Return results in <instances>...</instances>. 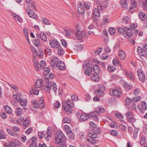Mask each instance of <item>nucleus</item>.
<instances>
[{
	"instance_id": "1",
	"label": "nucleus",
	"mask_w": 147,
	"mask_h": 147,
	"mask_svg": "<svg viewBox=\"0 0 147 147\" xmlns=\"http://www.w3.org/2000/svg\"><path fill=\"white\" fill-rule=\"evenodd\" d=\"M117 30L119 34L127 39H130L132 37V34H131V30L129 29L128 27H125L123 29L121 27H119L118 28Z\"/></svg>"
},
{
	"instance_id": "2",
	"label": "nucleus",
	"mask_w": 147,
	"mask_h": 147,
	"mask_svg": "<svg viewBox=\"0 0 147 147\" xmlns=\"http://www.w3.org/2000/svg\"><path fill=\"white\" fill-rule=\"evenodd\" d=\"M87 34L85 31L82 30L80 28H77V31L76 33V36L79 40H81L85 38Z\"/></svg>"
},
{
	"instance_id": "3",
	"label": "nucleus",
	"mask_w": 147,
	"mask_h": 147,
	"mask_svg": "<svg viewBox=\"0 0 147 147\" xmlns=\"http://www.w3.org/2000/svg\"><path fill=\"white\" fill-rule=\"evenodd\" d=\"M142 48L141 47H138L137 48V52L139 54L143 57H145L147 54V44L143 45Z\"/></svg>"
},
{
	"instance_id": "4",
	"label": "nucleus",
	"mask_w": 147,
	"mask_h": 147,
	"mask_svg": "<svg viewBox=\"0 0 147 147\" xmlns=\"http://www.w3.org/2000/svg\"><path fill=\"white\" fill-rule=\"evenodd\" d=\"M51 86L53 88V90L55 92L57 90V87L56 84L54 82L52 84L51 82H49V81H47V83L45 85V90L48 92H50L51 90Z\"/></svg>"
},
{
	"instance_id": "5",
	"label": "nucleus",
	"mask_w": 147,
	"mask_h": 147,
	"mask_svg": "<svg viewBox=\"0 0 147 147\" xmlns=\"http://www.w3.org/2000/svg\"><path fill=\"white\" fill-rule=\"evenodd\" d=\"M3 145L5 147H16V146H20L21 144L18 140H14L9 142L8 144L5 143L3 144Z\"/></svg>"
},
{
	"instance_id": "6",
	"label": "nucleus",
	"mask_w": 147,
	"mask_h": 147,
	"mask_svg": "<svg viewBox=\"0 0 147 147\" xmlns=\"http://www.w3.org/2000/svg\"><path fill=\"white\" fill-rule=\"evenodd\" d=\"M100 13L99 10H94L92 15V18L93 22H96L99 20L98 17L100 16Z\"/></svg>"
},
{
	"instance_id": "7",
	"label": "nucleus",
	"mask_w": 147,
	"mask_h": 147,
	"mask_svg": "<svg viewBox=\"0 0 147 147\" xmlns=\"http://www.w3.org/2000/svg\"><path fill=\"white\" fill-rule=\"evenodd\" d=\"M146 104L145 101H143L142 102L141 105H138V108L141 114H143L144 111L146 109Z\"/></svg>"
},
{
	"instance_id": "8",
	"label": "nucleus",
	"mask_w": 147,
	"mask_h": 147,
	"mask_svg": "<svg viewBox=\"0 0 147 147\" xmlns=\"http://www.w3.org/2000/svg\"><path fill=\"white\" fill-rule=\"evenodd\" d=\"M49 44L50 46L53 49H57L61 46L60 44L56 40H50L49 41Z\"/></svg>"
},
{
	"instance_id": "9",
	"label": "nucleus",
	"mask_w": 147,
	"mask_h": 147,
	"mask_svg": "<svg viewBox=\"0 0 147 147\" xmlns=\"http://www.w3.org/2000/svg\"><path fill=\"white\" fill-rule=\"evenodd\" d=\"M110 92L111 95H114L116 97H119L121 96V92L118 88L111 90Z\"/></svg>"
},
{
	"instance_id": "10",
	"label": "nucleus",
	"mask_w": 147,
	"mask_h": 147,
	"mask_svg": "<svg viewBox=\"0 0 147 147\" xmlns=\"http://www.w3.org/2000/svg\"><path fill=\"white\" fill-rule=\"evenodd\" d=\"M66 138L64 134H63L59 138H56L55 141L56 143L57 144H59L62 143H65L66 141Z\"/></svg>"
},
{
	"instance_id": "11",
	"label": "nucleus",
	"mask_w": 147,
	"mask_h": 147,
	"mask_svg": "<svg viewBox=\"0 0 147 147\" xmlns=\"http://www.w3.org/2000/svg\"><path fill=\"white\" fill-rule=\"evenodd\" d=\"M59 61L56 57H53L50 62V65L51 67L53 68H55L57 66Z\"/></svg>"
},
{
	"instance_id": "12",
	"label": "nucleus",
	"mask_w": 147,
	"mask_h": 147,
	"mask_svg": "<svg viewBox=\"0 0 147 147\" xmlns=\"http://www.w3.org/2000/svg\"><path fill=\"white\" fill-rule=\"evenodd\" d=\"M125 115L129 122L132 123L135 121V119L133 117L134 115L132 112H128L126 113Z\"/></svg>"
},
{
	"instance_id": "13",
	"label": "nucleus",
	"mask_w": 147,
	"mask_h": 147,
	"mask_svg": "<svg viewBox=\"0 0 147 147\" xmlns=\"http://www.w3.org/2000/svg\"><path fill=\"white\" fill-rule=\"evenodd\" d=\"M137 73L138 75V78L142 82H144L145 80V75L142 70L139 69L137 71Z\"/></svg>"
},
{
	"instance_id": "14",
	"label": "nucleus",
	"mask_w": 147,
	"mask_h": 147,
	"mask_svg": "<svg viewBox=\"0 0 147 147\" xmlns=\"http://www.w3.org/2000/svg\"><path fill=\"white\" fill-rule=\"evenodd\" d=\"M26 3L28 9H31V8L36 9L34 3L31 1V0H26Z\"/></svg>"
},
{
	"instance_id": "15",
	"label": "nucleus",
	"mask_w": 147,
	"mask_h": 147,
	"mask_svg": "<svg viewBox=\"0 0 147 147\" xmlns=\"http://www.w3.org/2000/svg\"><path fill=\"white\" fill-rule=\"evenodd\" d=\"M44 85L43 84V82L41 79L38 80L35 84V87L36 88H43Z\"/></svg>"
},
{
	"instance_id": "16",
	"label": "nucleus",
	"mask_w": 147,
	"mask_h": 147,
	"mask_svg": "<svg viewBox=\"0 0 147 147\" xmlns=\"http://www.w3.org/2000/svg\"><path fill=\"white\" fill-rule=\"evenodd\" d=\"M12 16L13 17L15 20L17 21L20 23H22L23 22V20L22 18L19 16L17 15L14 13H13L12 14Z\"/></svg>"
},
{
	"instance_id": "17",
	"label": "nucleus",
	"mask_w": 147,
	"mask_h": 147,
	"mask_svg": "<svg viewBox=\"0 0 147 147\" xmlns=\"http://www.w3.org/2000/svg\"><path fill=\"white\" fill-rule=\"evenodd\" d=\"M56 67L61 70H64L65 69V64L62 61H60L59 62Z\"/></svg>"
},
{
	"instance_id": "18",
	"label": "nucleus",
	"mask_w": 147,
	"mask_h": 147,
	"mask_svg": "<svg viewBox=\"0 0 147 147\" xmlns=\"http://www.w3.org/2000/svg\"><path fill=\"white\" fill-rule=\"evenodd\" d=\"M91 76V79L93 81L98 82L100 80V76L97 74H93Z\"/></svg>"
},
{
	"instance_id": "19",
	"label": "nucleus",
	"mask_w": 147,
	"mask_h": 147,
	"mask_svg": "<svg viewBox=\"0 0 147 147\" xmlns=\"http://www.w3.org/2000/svg\"><path fill=\"white\" fill-rule=\"evenodd\" d=\"M139 16L140 19L143 21H146L147 20V16L145 14L142 12H140L139 14Z\"/></svg>"
},
{
	"instance_id": "20",
	"label": "nucleus",
	"mask_w": 147,
	"mask_h": 147,
	"mask_svg": "<svg viewBox=\"0 0 147 147\" xmlns=\"http://www.w3.org/2000/svg\"><path fill=\"white\" fill-rule=\"evenodd\" d=\"M119 57L121 60H123L125 57V53L122 50L119 51L118 53Z\"/></svg>"
},
{
	"instance_id": "21",
	"label": "nucleus",
	"mask_w": 147,
	"mask_h": 147,
	"mask_svg": "<svg viewBox=\"0 0 147 147\" xmlns=\"http://www.w3.org/2000/svg\"><path fill=\"white\" fill-rule=\"evenodd\" d=\"M52 133V131L51 130L49 129L48 128L47 129V132L46 133L45 135H46V139L47 141L49 140V137H51Z\"/></svg>"
},
{
	"instance_id": "22",
	"label": "nucleus",
	"mask_w": 147,
	"mask_h": 147,
	"mask_svg": "<svg viewBox=\"0 0 147 147\" xmlns=\"http://www.w3.org/2000/svg\"><path fill=\"white\" fill-rule=\"evenodd\" d=\"M89 117V116L86 114L85 113L82 114L80 117L79 120L81 121H84L86 120Z\"/></svg>"
},
{
	"instance_id": "23",
	"label": "nucleus",
	"mask_w": 147,
	"mask_h": 147,
	"mask_svg": "<svg viewBox=\"0 0 147 147\" xmlns=\"http://www.w3.org/2000/svg\"><path fill=\"white\" fill-rule=\"evenodd\" d=\"M57 49V54L60 56L63 55L64 52V50L62 48L61 46H60Z\"/></svg>"
},
{
	"instance_id": "24",
	"label": "nucleus",
	"mask_w": 147,
	"mask_h": 147,
	"mask_svg": "<svg viewBox=\"0 0 147 147\" xmlns=\"http://www.w3.org/2000/svg\"><path fill=\"white\" fill-rule=\"evenodd\" d=\"M96 95L99 96H102L104 95L103 91L101 90L98 89L95 90Z\"/></svg>"
},
{
	"instance_id": "25",
	"label": "nucleus",
	"mask_w": 147,
	"mask_h": 147,
	"mask_svg": "<svg viewBox=\"0 0 147 147\" xmlns=\"http://www.w3.org/2000/svg\"><path fill=\"white\" fill-rule=\"evenodd\" d=\"M120 4L123 8L126 9L128 8V6L126 0H121Z\"/></svg>"
},
{
	"instance_id": "26",
	"label": "nucleus",
	"mask_w": 147,
	"mask_h": 147,
	"mask_svg": "<svg viewBox=\"0 0 147 147\" xmlns=\"http://www.w3.org/2000/svg\"><path fill=\"white\" fill-rule=\"evenodd\" d=\"M98 65H95L93 67H94V71L96 74H99L100 71V69L98 67Z\"/></svg>"
},
{
	"instance_id": "27",
	"label": "nucleus",
	"mask_w": 147,
	"mask_h": 147,
	"mask_svg": "<svg viewBox=\"0 0 147 147\" xmlns=\"http://www.w3.org/2000/svg\"><path fill=\"white\" fill-rule=\"evenodd\" d=\"M5 111L8 114H10L12 112V109L8 106H5L4 107Z\"/></svg>"
},
{
	"instance_id": "28",
	"label": "nucleus",
	"mask_w": 147,
	"mask_h": 147,
	"mask_svg": "<svg viewBox=\"0 0 147 147\" xmlns=\"http://www.w3.org/2000/svg\"><path fill=\"white\" fill-rule=\"evenodd\" d=\"M30 10L31 11L28 12V14L29 17L34 19L36 18L37 16L34 13L33 11H32V10Z\"/></svg>"
},
{
	"instance_id": "29",
	"label": "nucleus",
	"mask_w": 147,
	"mask_h": 147,
	"mask_svg": "<svg viewBox=\"0 0 147 147\" xmlns=\"http://www.w3.org/2000/svg\"><path fill=\"white\" fill-rule=\"evenodd\" d=\"M100 115V112L97 111H95L91 113L90 114V117H96Z\"/></svg>"
},
{
	"instance_id": "30",
	"label": "nucleus",
	"mask_w": 147,
	"mask_h": 147,
	"mask_svg": "<svg viewBox=\"0 0 147 147\" xmlns=\"http://www.w3.org/2000/svg\"><path fill=\"white\" fill-rule=\"evenodd\" d=\"M92 71V67L88 66L85 71V74L86 75L90 76L91 73Z\"/></svg>"
},
{
	"instance_id": "31",
	"label": "nucleus",
	"mask_w": 147,
	"mask_h": 147,
	"mask_svg": "<svg viewBox=\"0 0 147 147\" xmlns=\"http://www.w3.org/2000/svg\"><path fill=\"white\" fill-rule=\"evenodd\" d=\"M66 105V106H67L71 108H73L74 106L72 100H68L67 101Z\"/></svg>"
},
{
	"instance_id": "32",
	"label": "nucleus",
	"mask_w": 147,
	"mask_h": 147,
	"mask_svg": "<svg viewBox=\"0 0 147 147\" xmlns=\"http://www.w3.org/2000/svg\"><path fill=\"white\" fill-rule=\"evenodd\" d=\"M33 64L35 67L36 70H39V69H40L39 63L37 61L35 60L33 62Z\"/></svg>"
},
{
	"instance_id": "33",
	"label": "nucleus",
	"mask_w": 147,
	"mask_h": 147,
	"mask_svg": "<svg viewBox=\"0 0 147 147\" xmlns=\"http://www.w3.org/2000/svg\"><path fill=\"white\" fill-rule=\"evenodd\" d=\"M30 122V121L28 118H26L24 121L23 122L24 126L25 127H28Z\"/></svg>"
},
{
	"instance_id": "34",
	"label": "nucleus",
	"mask_w": 147,
	"mask_h": 147,
	"mask_svg": "<svg viewBox=\"0 0 147 147\" xmlns=\"http://www.w3.org/2000/svg\"><path fill=\"white\" fill-rule=\"evenodd\" d=\"M22 110L20 107H18L16 109V114H17L18 115H21L22 114Z\"/></svg>"
},
{
	"instance_id": "35",
	"label": "nucleus",
	"mask_w": 147,
	"mask_h": 147,
	"mask_svg": "<svg viewBox=\"0 0 147 147\" xmlns=\"http://www.w3.org/2000/svg\"><path fill=\"white\" fill-rule=\"evenodd\" d=\"M64 127L65 131L66 132V134H67L71 131L70 127L69 126L67 125H65L64 126Z\"/></svg>"
},
{
	"instance_id": "36",
	"label": "nucleus",
	"mask_w": 147,
	"mask_h": 147,
	"mask_svg": "<svg viewBox=\"0 0 147 147\" xmlns=\"http://www.w3.org/2000/svg\"><path fill=\"white\" fill-rule=\"evenodd\" d=\"M41 39L44 41H46L47 40V36L46 34L43 32H41Z\"/></svg>"
},
{
	"instance_id": "37",
	"label": "nucleus",
	"mask_w": 147,
	"mask_h": 147,
	"mask_svg": "<svg viewBox=\"0 0 147 147\" xmlns=\"http://www.w3.org/2000/svg\"><path fill=\"white\" fill-rule=\"evenodd\" d=\"M68 138L70 139L74 140L75 138V135L74 133H72V131L67 133Z\"/></svg>"
},
{
	"instance_id": "38",
	"label": "nucleus",
	"mask_w": 147,
	"mask_h": 147,
	"mask_svg": "<svg viewBox=\"0 0 147 147\" xmlns=\"http://www.w3.org/2000/svg\"><path fill=\"white\" fill-rule=\"evenodd\" d=\"M141 5L143 9H147V1L144 0L141 3Z\"/></svg>"
},
{
	"instance_id": "39",
	"label": "nucleus",
	"mask_w": 147,
	"mask_h": 147,
	"mask_svg": "<svg viewBox=\"0 0 147 147\" xmlns=\"http://www.w3.org/2000/svg\"><path fill=\"white\" fill-rule=\"evenodd\" d=\"M107 69L110 72H113L116 69V68L114 66L110 65L108 67Z\"/></svg>"
},
{
	"instance_id": "40",
	"label": "nucleus",
	"mask_w": 147,
	"mask_h": 147,
	"mask_svg": "<svg viewBox=\"0 0 147 147\" xmlns=\"http://www.w3.org/2000/svg\"><path fill=\"white\" fill-rule=\"evenodd\" d=\"M88 136L89 138H96L98 136L97 134L95 133L92 134L91 133H89L88 134Z\"/></svg>"
},
{
	"instance_id": "41",
	"label": "nucleus",
	"mask_w": 147,
	"mask_h": 147,
	"mask_svg": "<svg viewBox=\"0 0 147 147\" xmlns=\"http://www.w3.org/2000/svg\"><path fill=\"white\" fill-rule=\"evenodd\" d=\"M20 105L23 107H25L27 104V100L26 99H23L20 102Z\"/></svg>"
},
{
	"instance_id": "42",
	"label": "nucleus",
	"mask_w": 147,
	"mask_h": 147,
	"mask_svg": "<svg viewBox=\"0 0 147 147\" xmlns=\"http://www.w3.org/2000/svg\"><path fill=\"white\" fill-rule=\"evenodd\" d=\"M109 32L111 35L114 34L116 32V30L113 28H110L109 29Z\"/></svg>"
},
{
	"instance_id": "43",
	"label": "nucleus",
	"mask_w": 147,
	"mask_h": 147,
	"mask_svg": "<svg viewBox=\"0 0 147 147\" xmlns=\"http://www.w3.org/2000/svg\"><path fill=\"white\" fill-rule=\"evenodd\" d=\"M124 85L125 88L128 90H130L132 88V85H129V84L127 83H124Z\"/></svg>"
},
{
	"instance_id": "44",
	"label": "nucleus",
	"mask_w": 147,
	"mask_h": 147,
	"mask_svg": "<svg viewBox=\"0 0 147 147\" xmlns=\"http://www.w3.org/2000/svg\"><path fill=\"white\" fill-rule=\"evenodd\" d=\"M87 140L91 144H94L96 143V140L94 139L89 138H87Z\"/></svg>"
},
{
	"instance_id": "45",
	"label": "nucleus",
	"mask_w": 147,
	"mask_h": 147,
	"mask_svg": "<svg viewBox=\"0 0 147 147\" xmlns=\"http://www.w3.org/2000/svg\"><path fill=\"white\" fill-rule=\"evenodd\" d=\"M131 3V4L129 9H132L133 8L134 9L136 7L137 3L136 1Z\"/></svg>"
},
{
	"instance_id": "46",
	"label": "nucleus",
	"mask_w": 147,
	"mask_h": 147,
	"mask_svg": "<svg viewBox=\"0 0 147 147\" xmlns=\"http://www.w3.org/2000/svg\"><path fill=\"white\" fill-rule=\"evenodd\" d=\"M39 64L40 65V68H45L46 64L45 61L43 60L41 61Z\"/></svg>"
},
{
	"instance_id": "47",
	"label": "nucleus",
	"mask_w": 147,
	"mask_h": 147,
	"mask_svg": "<svg viewBox=\"0 0 147 147\" xmlns=\"http://www.w3.org/2000/svg\"><path fill=\"white\" fill-rule=\"evenodd\" d=\"M39 102L40 105H42L41 107L42 108L44 109V104L43 98L42 97L40 98L39 100Z\"/></svg>"
},
{
	"instance_id": "48",
	"label": "nucleus",
	"mask_w": 147,
	"mask_h": 147,
	"mask_svg": "<svg viewBox=\"0 0 147 147\" xmlns=\"http://www.w3.org/2000/svg\"><path fill=\"white\" fill-rule=\"evenodd\" d=\"M33 44L36 47L38 46V45L40 44V42L39 40L37 39L36 40H32Z\"/></svg>"
},
{
	"instance_id": "49",
	"label": "nucleus",
	"mask_w": 147,
	"mask_h": 147,
	"mask_svg": "<svg viewBox=\"0 0 147 147\" xmlns=\"http://www.w3.org/2000/svg\"><path fill=\"white\" fill-rule=\"evenodd\" d=\"M32 104L33 105V107L35 108H38L39 106L38 102L36 100L33 101Z\"/></svg>"
},
{
	"instance_id": "50",
	"label": "nucleus",
	"mask_w": 147,
	"mask_h": 147,
	"mask_svg": "<svg viewBox=\"0 0 147 147\" xmlns=\"http://www.w3.org/2000/svg\"><path fill=\"white\" fill-rule=\"evenodd\" d=\"M136 25L134 24H131L130 25V28H129V29H130L131 30V34H132V36H133V33L132 30H134L136 28Z\"/></svg>"
},
{
	"instance_id": "51",
	"label": "nucleus",
	"mask_w": 147,
	"mask_h": 147,
	"mask_svg": "<svg viewBox=\"0 0 147 147\" xmlns=\"http://www.w3.org/2000/svg\"><path fill=\"white\" fill-rule=\"evenodd\" d=\"M111 135L115 136H117L118 135L117 131L116 130H112L111 131Z\"/></svg>"
},
{
	"instance_id": "52",
	"label": "nucleus",
	"mask_w": 147,
	"mask_h": 147,
	"mask_svg": "<svg viewBox=\"0 0 147 147\" xmlns=\"http://www.w3.org/2000/svg\"><path fill=\"white\" fill-rule=\"evenodd\" d=\"M38 135L40 139L42 138L43 136L46 139V136L45 133H43L42 132H39L38 133Z\"/></svg>"
},
{
	"instance_id": "53",
	"label": "nucleus",
	"mask_w": 147,
	"mask_h": 147,
	"mask_svg": "<svg viewBox=\"0 0 147 147\" xmlns=\"http://www.w3.org/2000/svg\"><path fill=\"white\" fill-rule=\"evenodd\" d=\"M140 96H138L137 97L133 98L132 99L133 101L134 102H138L141 99Z\"/></svg>"
},
{
	"instance_id": "54",
	"label": "nucleus",
	"mask_w": 147,
	"mask_h": 147,
	"mask_svg": "<svg viewBox=\"0 0 147 147\" xmlns=\"http://www.w3.org/2000/svg\"><path fill=\"white\" fill-rule=\"evenodd\" d=\"M44 51L45 53L46 54H47L49 55H50L51 54L52 52L51 50L48 48L45 49Z\"/></svg>"
},
{
	"instance_id": "55",
	"label": "nucleus",
	"mask_w": 147,
	"mask_h": 147,
	"mask_svg": "<svg viewBox=\"0 0 147 147\" xmlns=\"http://www.w3.org/2000/svg\"><path fill=\"white\" fill-rule=\"evenodd\" d=\"M138 129H135L133 133V137L134 139H136L137 138L138 133Z\"/></svg>"
},
{
	"instance_id": "56",
	"label": "nucleus",
	"mask_w": 147,
	"mask_h": 147,
	"mask_svg": "<svg viewBox=\"0 0 147 147\" xmlns=\"http://www.w3.org/2000/svg\"><path fill=\"white\" fill-rule=\"evenodd\" d=\"M146 142L145 137L144 136H142L141 139L140 144L142 145H144Z\"/></svg>"
},
{
	"instance_id": "57",
	"label": "nucleus",
	"mask_w": 147,
	"mask_h": 147,
	"mask_svg": "<svg viewBox=\"0 0 147 147\" xmlns=\"http://www.w3.org/2000/svg\"><path fill=\"white\" fill-rule=\"evenodd\" d=\"M63 121L65 123H69L70 122V120L68 118L65 117L63 119Z\"/></svg>"
},
{
	"instance_id": "58",
	"label": "nucleus",
	"mask_w": 147,
	"mask_h": 147,
	"mask_svg": "<svg viewBox=\"0 0 147 147\" xmlns=\"http://www.w3.org/2000/svg\"><path fill=\"white\" fill-rule=\"evenodd\" d=\"M24 120V118L23 117H21L20 118L18 119L17 120V124H21V123L23 122Z\"/></svg>"
},
{
	"instance_id": "59",
	"label": "nucleus",
	"mask_w": 147,
	"mask_h": 147,
	"mask_svg": "<svg viewBox=\"0 0 147 147\" xmlns=\"http://www.w3.org/2000/svg\"><path fill=\"white\" fill-rule=\"evenodd\" d=\"M129 17H126L124 18L123 22L124 23H128L129 21Z\"/></svg>"
},
{
	"instance_id": "60",
	"label": "nucleus",
	"mask_w": 147,
	"mask_h": 147,
	"mask_svg": "<svg viewBox=\"0 0 147 147\" xmlns=\"http://www.w3.org/2000/svg\"><path fill=\"white\" fill-rule=\"evenodd\" d=\"M43 23L45 24H49L50 23V22L49 20L46 18H42Z\"/></svg>"
},
{
	"instance_id": "61",
	"label": "nucleus",
	"mask_w": 147,
	"mask_h": 147,
	"mask_svg": "<svg viewBox=\"0 0 147 147\" xmlns=\"http://www.w3.org/2000/svg\"><path fill=\"white\" fill-rule=\"evenodd\" d=\"M61 105V104L59 102H55L54 104V107L55 108H59Z\"/></svg>"
},
{
	"instance_id": "62",
	"label": "nucleus",
	"mask_w": 147,
	"mask_h": 147,
	"mask_svg": "<svg viewBox=\"0 0 147 147\" xmlns=\"http://www.w3.org/2000/svg\"><path fill=\"white\" fill-rule=\"evenodd\" d=\"M32 90L33 93L34 94H35L36 95H38L39 92V91L38 90L36 89L35 88H34L32 89Z\"/></svg>"
},
{
	"instance_id": "63",
	"label": "nucleus",
	"mask_w": 147,
	"mask_h": 147,
	"mask_svg": "<svg viewBox=\"0 0 147 147\" xmlns=\"http://www.w3.org/2000/svg\"><path fill=\"white\" fill-rule=\"evenodd\" d=\"M119 127L121 130L122 131L125 130L127 129L126 126L123 124H121L120 125Z\"/></svg>"
},
{
	"instance_id": "64",
	"label": "nucleus",
	"mask_w": 147,
	"mask_h": 147,
	"mask_svg": "<svg viewBox=\"0 0 147 147\" xmlns=\"http://www.w3.org/2000/svg\"><path fill=\"white\" fill-rule=\"evenodd\" d=\"M93 132H95L96 134H98L100 132V129L99 128H97L96 127L93 129Z\"/></svg>"
}]
</instances>
